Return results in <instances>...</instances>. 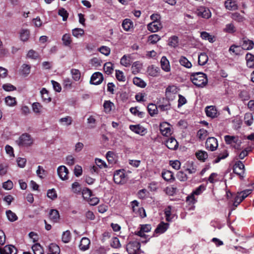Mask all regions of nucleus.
I'll return each instance as SVG.
<instances>
[{"label": "nucleus", "instance_id": "f257e3e1", "mask_svg": "<svg viewBox=\"0 0 254 254\" xmlns=\"http://www.w3.org/2000/svg\"><path fill=\"white\" fill-rule=\"evenodd\" d=\"M190 79L193 84L199 87H203L208 81L206 74L202 72L193 73L191 75Z\"/></svg>", "mask_w": 254, "mask_h": 254}, {"label": "nucleus", "instance_id": "f03ea898", "mask_svg": "<svg viewBox=\"0 0 254 254\" xmlns=\"http://www.w3.org/2000/svg\"><path fill=\"white\" fill-rule=\"evenodd\" d=\"M113 178L114 182L118 185H123L127 180V177L124 170L116 171L114 173Z\"/></svg>", "mask_w": 254, "mask_h": 254}, {"label": "nucleus", "instance_id": "7ed1b4c3", "mask_svg": "<svg viewBox=\"0 0 254 254\" xmlns=\"http://www.w3.org/2000/svg\"><path fill=\"white\" fill-rule=\"evenodd\" d=\"M224 140L227 144L230 145L236 149H240L241 141L238 136L226 135L224 136Z\"/></svg>", "mask_w": 254, "mask_h": 254}, {"label": "nucleus", "instance_id": "20e7f679", "mask_svg": "<svg viewBox=\"0 0 254 254\" xmlns=\"http://www.w3.org/2000/svg\"><path fill=\"white\" fill-rule=\"evenodd\" d=\"M16 143L20 146H29L33 144V139L30 134L25 133L20 136Z\"/></svg>", "mask_w": 254, "mask_h": 254}, {"label": "nucleus", "instance_id": "39448f33", "mask_svg": "<svg viewBox=\"0 0 254 254\" xmlns=\"http://www.w3.org/2000/svg\"><path fill=\"white\" fill-rule=\"evenodd\" d=\"M140 248V243L133 241L129 242L127 245L126 249L129 254H136Z\"/></svg>", "mask_w": 254, "mask_h": 254}, {"label": "nucleus", "instance_id": "423d86ee", "mask_svg": "<svg viewBox=\"0 0 254 254\" xmlns=\"http://www.w3.org/2000/svg\"><path fill=\"white\" fill-rule=\"evenodd\" d=\"M233 172L239 175L241 179L244 178L245 166L241 161H239L236 162L233 167Z\"/></svg>", "mask_w": 254, "mask_h": 254}, {"label": "nucleus", "instance_id": "0eeeda50", "mask_svg": "<svg viewBox=\"0 0 254 254\" xmlns=\"http://www.w3.org/2000/svg\"><path fill=\"white\" fill-rule=\"evenodd\" d=\"M205 147L206 149L213 151L218 147V141L216 138L210 137L207 139L205 142Z\"/></svg>", "mask_w": 254, "mask_h": 254}, {"label": "nucleus", "instance_id": "6e6552de", "mask_svg": "<svg viewBox=\"0 0 254 254\" xmlns=\"http://www.w3.org/2000/svg\"><path fill=\"white\" fill-rule=\"evenodd\" d=\"M57 173L62 180L66 181L68 179L69 171L65 166H59L57 169Z\"/></svg>", "mask_w": 254, "mask_h": 254}, {"label": "nucleus", "instance_id": "1a4fd4ad", "mask_svg": "<svg viewBox=\"0 0 254 254\" xmlns=\"http://www.w3.org/2000/svg\"><path fill=\"white\" fill-rule=\"evenodd\" d=\"M160 130L162 134L165 136H169L172 133L171 125L167 122L160 124Z\"/></svg>", "mask_w": 254, "mask_h": 254}, {"label": "nucleus", "instance_id": "9d476101", "mask_svg": "<svg viewBox=\"0 0 254 254\" xmlns=\"http://www.w3.org/2000/svg\"><path fill=\"white\" fill-rule=\"evenodd\" d=\"M196 14L198 16L206 19H208L211 16L210 10L208 8L203 6L199 7L197 9Z\"/></svg>", "mask_w": 254, "mask_h": 254}, {"label": "nucleus", "instance_id": "9b49d317", "mask_svg": "<svg viewBox=\"0 0 254 254\" xmlns=\"http://www.w3.org/2000/svg\"><path fill=\"white\" fill-rule=\"evenodd\" d=\"M205 112L207 117L215 118L218 117L219 113L215 106H208L205 107Z\"/></svg>", "mask_w": 254, "mask_h": 254}, {"label": "nucleus", "instance_id": "f8f14e48", "mask_svg": "<svg viewBox=\"0 0 254 254\" xmlns=\"http://www.w3.org/2000/svg\"><path fill=\"white\" fill-rule=\"evenodd\" d=\"M103 80L102 74L100 72H95L92 74L90 79V83L94 85L100 84Z\"/></svg>", "mask_w": 254, "mask_h": 254}, {"label": "nucleus", "instance_id": "ddd939ff", "mask_svg": "<svg viewBox=\"0 0 254 254\" xmlns=\"http://www.w3.org/2000/svg\"><path fill=\"white\" fill-rule=\"evenodd\" d=\"M17 249L13 245H8L3 248L0 247V254H16Z\"/></svg>", "mask_w": 254, "mask_h": 254}, {"label": "nucleus", "instance_id": "4468645a", "mask_svg": "<svg viewBox=\"0 0 254 254\" xmlns=\"http://www.w3.org/2000/svg\"><path fill=\"white\" fill-rule=\"evenodd\" d=\"M151 230V226L149 224H144V225H140V230L135 232V234L141 237H144L145 235L144 234V233H148Z\"/></svg>", "mask_w": 254, "mask_h": 254}, {"label": "nucleus", "instance_id": "2eb2a0df", "mask_svg": "<svg viewBox=\"0 0 254 254\" xmlns=\"http://www.w3.org/2000/svg\"><path fill=\"white\" fill-rule=\"evenodd\" d=\"M178 89L176 86H170L166 89V95L169 99L173 100L175 94L178 93Z\"/></svg>", "mask_w": 254, "mask_h": 254}, {"label": "nucleus", "instance_id": "dca6fc26", "mask_svg": "<svg viewBox=\"0 0 254 254\" xmlns=\"http://www.w3.org/2000/svg\"><path fill=\"white\" fill-rule=\"evenodd\" d=\"M241 46L244 50H250L254 48V43L252 40L247 38H243L241 43Z\"/></svg>", "mask_w": 254, "mask_h": 254}, {"label": "nucleus", "instance_id": "f3484780", "mask_svg": "<svg viewBox=\"0 0 254 254\" xmlns=\"http://www.w3.org/2000/svg\"><path fill=\"white\" fill-rule=\"evenodd\" d=\"M166 146L170 149L176 150L178 148V143L177 140L173 137L168 139L165 142Z\"/></svg>", "mask_w": 254, "mask_h": 254}, {"label": "nucleus", "instance_id": "a211bd4d", "mask_svg": "<svg viewBox=\"0 0 254 254\" xmlns=\"http://www.w3.org/2000/svg\"><path fill=\"white\" fill-rule=\"evenodd\" d=\"M130 129L135 132L136 134L143 135L146 132V129L142 126L137 125H130L129 126Z\"/></svg>", "mask_w": 254, "mask_h": 254}, {"label": "nucleus", "instance_id": "6ab92c4d", "mask_svg": "<svg viewBox=\"0 0 254 254\" xmlns=\"http://www.w3.org/2000/svg\"><path fill=\"white\" fill-rule=\"evenodd\" d=\"M161 67L162 70L165 72H169L171 70V66L170 62L165 56L161 58L160 61Z\"/></svg>", "mask_w": 254, "mask_h": 254}, {"label": "nucleus", "instance_id": "aec40b11", "mask_svg": "<svg viewBox=\"0 0 254 254\" xmlns=\"http://www.w3.org/2000/svg\"><path fill=\"white\" fill-rule=\"evenodd\" d=\"M162 28L160 21H152L147 25V29L152 32H156Z\"/></svg>", "mask_w": 254, "mask_h": 254}, {"label": "nucleus", "instance_id": "412c9836", "mask_svg": "<svg viewBox=\"0 0 254 254\" xmlns=\"http://www.w3.org/2000/svg\"><path fill=\"white\" fill-rule=\"evenodd\" d=\"M49 218L53 222H58L60 219L59 211L56 209H51L49 212Z\"/></svg>", "mask_w": 254, "mask_h": 254}, {"label": "nucleus", "instance_id": "4be33fe9", "mask_svg": "<svg viewBox=\"0 0 254 254\" xmlns=\"http://www.w3.org/2000/svg\"><path fill=\"white\" fill-rule=\"evenodd\" d=\"M90 244V240L86 237H83L80 241L79 246V249L83 251H86L89 249Z\"/></svg>", "mask_w": 254, "mask_h": 254}, {"label": "nucleus", "instance_id": "5701e85b", "mask_svg": "<svg viewBox=\"0 0 254 254\" xmlns=\"http://www.w3.org/2000/svg\"><path fill=\"white\" fill-rule=\"evenodd\" d=\"M123 28L126 31H129L133 28V23L129 19H124L122 23Z\"/></svg>", "mask_w": 254, "mask_h": 254}, {"label": "nucleus", "instance_id": "b1692460", "mask_svg": "<svg viewBox=\"0 0 254 254\" xmlns=\"http://www.w3.org/2000/svg\"><path fill=\"white\" fill-rule=\"evenodd\" d=\"M40 94L42 99L44 102L48 103L51 101V98L49 94V92L45 88H43L41 89Z\"/></svg>", "mask_w": 254, "mask_h": 254}, {"label": "nucleus", "instance_id": "393cba45", "mask_svg": "<svg viewBox=\"0 0 254 254\" xmlns=\"http://www.w3.org/2000/svg\"><path fill=\"white\" fill-rule=\"evenodd\" d=\"M33 112L36 115H40L43 113V106L38 102H34L32 104Z\"/></svg>", "mask_w": 254, "mask_h": 254}, {"label": "nucleus", "instance_id": "a878e982", "mask_svg": "<svg viewBox=\"0 0 254 254\" xmlns=\"http://www.w3.org/2000/svg\"><path fill=\"white\" fill-rule=\"evenodd\" d=\"M162 178L166 181H174L175 177L172 172L169 170H165L162 172Z\"/></svg>", "mask_w": 254, "mask_h": 254}, {"label": "nucleus", "instance_id": "bb28decb", "mask_svg": "<svg viewBox=\"0 0 254 254\" xmlns=\"http://www.w3.org/2000/svg\"><path fill=\"white\" fill-rule=\"evenodd\" d=\"M169 224L161 222L160 223L155 230V233L157 234H162L164 233L168 228Z\"/></svg>", "mask_w": 254, "mask_h": 254}, {"label": "nucleus", "instance_id": "cd10ccee", "mask_svg": "<svg viewBox=\"0 0 254 254\" xmlns=\"http://www.w3.org/2000/svg\"><path fill=\"white\" fill-rule=\"evenodd\" d=\"M201 38L205 40H208L210 43H213L216 41V37L209 33L203 31L200 33Z\"/></svg>", "mask_w": 254, "mask_h": 254}, {"label": "nucleus", "instance_id": "c85d7f7f", "mask_svg": "<svg viewBox=\"0 0 254 254\" xmlns=\"http://www.w3.org/2000/svg\"><path fill=\"white\" fill-rule=\"evenodd\" d=\"M225 7L229 10H235L238 9L236 2L233 0H227L225 2Z\"/></svg>", "mask_w": 254, "mask_h": 254}, {"label": "nucleus", "instance_id": "c756f323", "mask_svg": "<svg viewBox=\"0 0 254 254\" xmlns=\"http://www.w3.org/2000/svg\"><path fill=\"white\" fill-rule=\"evenodd\" d=\"M160 69L159 67L154 65L150 66L148 67L147 72L148 74L152 77H156L159 75Z\"/></svg>", "mask_w": 254, "mask_h": 254}, {"label": "nucleus", "instance_id": "7c9ffc66", "mask_svg": "<svg viewBox=\"0 0 254 254\" xmlns=\"http://www.w3.org/2000/svg\"><path fill=\"white\" fill-rule=\"evenodd\" d=\"M196 158L202 162H205L208 158L207 153L203 150H198L195 153Z\"/></svg>", "mask_w": 254, "mask_h": 254}, {"label": "nucleus", "instance_id": "2f4dec72", "mask_svg": "<svg viewBox=\"0 0 254 254\" xmlns=\"http://www.w3.org/2000/svg\"><path fill=\"white\" fill-rule=\"evenodd\" d=\"M208 60V57L206 53H202L199 56L198 58V63L200 65H205Z\"/></svg>", "mask_w": 254, "mask_h": 254}, {"label": "nucleus", "instance_id": "473e14b6", "mask_svg": "<svg viewBox=\"0 0 254 254\" xmlns=\"http://www.w3.org/2000/svg\"><path fill=\"white\" fill-rule=\"evenodd\" d=\"M64 45L65 46H69L72 43V38L71 35L68 33L64 34L62 38Z\"/></svg>", "mask_w": 254, "mask_h": 254}, {"label": "nucleus", "instance_id": "72a5a7b5", "mask_svg": "<svg viewBox=\"0 0 254 254\" xmlns=\"http://www.w3.org/2000/svg\"><path fill=\"white\" fill-rule=\"evenodd\" d=\"M244 122L248 126H251L254 123V116L251 113H247L245 115Z\"/></svg>", "mask_w": 254, "mask_h": 254}, {"label": "nucleus", "instance_id": "f704fd0d", "mask_svg": "<svg viewBox=\"0 0 254 254\" xmlns=\"http://www.w3.org/2000/svg\"><path fill=\"white\" fill-rule=\"evenodd\" d=\"M246 60L248 67L251 68L254 67V56L253 55L248 53L246 55Z\"/></svg>", "mask_w": 254, "mask_h": 254}, {"label": "nucleus", "instance_id": "c9c22d12", "mask_svg": "<svg viewBox=\"0 0 254 254\" xmlns=\"http://www.w3.org/2000/svg\"><path fill=\"white\" fill-rule=\"evenodd\" d=\"M5 103L8 106L13 107L17 104V101L15 97L7 96L5 98Z\"/></svg>", "mask_w": 254, "mask_h": 254}, {"label": "nucleus", "instance_id": "e433bc0d", "mask_svg": "<svg viewBox=\"0 0 254 254\" xmlns=\"http://www.w3.org/2000/svg\"><path fill=\"white\" fill-rule=\"evenodd\" d=\"M30 36V31L28 29H22L20 32V38L22 41H27Z\"/></svg>", "mask_w": 254, "mask_h": 254}, {"label": "nucleus", "instance_id": "4c0bfd02", "mask_svg": "<svg viewBox=\"0 0 254 254\" xmlns=\"http://www.w3.org/2000/svg\"><path fill=\"white\" fill-rule=\"evenodd\" d=\"M223 31L226 33L233 34L236 31V28L233 23H228L226 25Z\"/></svg>", "mask_w": 254, "mask_h": 254}, {"label": "nucleus", "instance_id": "58836bf2", "mask_svg": "<svg viewBox=\"0 0 254 254\" xmlns=\"http://www.w3.org/2000/svg\"><path fill=\"white\" fill-rule=\"evenodd\" d=\"M49 253L52 254H60V247L56 244H51L49 246Z\"/></svg>", "mask_w": 254, "mask_h": 254}, {"label": "nucleus", "instance_id": "ea45409f", "mask_svg": "<svg viewBox=\"0 0 254 254\" xmlns=\"http://www.w3.org/2000/svg\"><path fill=\"white\" fill-rule=\"evenodd\" d=\"M34 254H44V251L43 247L38 243L34 244L32 247Z\"/></svg>", "mask_w": 254, "mask_h": 254}, {"label": "nucleus", "instance_id": "a19ab883", "mask_svg": "<svg viewBox=\"0 0 254 254\" xmlns=\"http://www.w3.org/2000/svg\"><path fill=\"white\" fill-rule=\"evenodd\" d=\"M59 122L64 126H68L71 125L72 123V119L70 116H66L61 118L59 120Z\"/></svg>", "mask_w": 254, "mask_h": 254}, {"label": "nucleus", "instance_id": "79ce46f5", "mask_svg": "<svg viewBox=\"0 0 254 254\" xmlns=\"http://www.w3.org/2000/svg\"><path fill=\"white\" fill-rule=\"evenodd\" d=\"M148 111L151 116H153L158 113V107L154 104H149L148 106Z\"/></svg>", "mask_w": 254, "mask_h": 254}, {"label": "nucleus", "instance_id": "37998d69", "mask_svg": "<svg viewBox=\"0 0 254 254\" xmlns=\"http://www.w3.org/2000/svg\"><path fill=\"white\" fill-rule=\"evenodd\" d=\"M106 158L108 162L110 164H114L116 163V155L112 151H108L106 153Z\"/></svg>", "mask_w": 254, "mask_h": 254}, {"label": "nucleus", "instance_id": "c03bdc74", "mask_svg": "<svg viewBox=\"0 0 254 254\" xmlns=\"http://www.w3.org/2000/svg\"><path fill=\"white\" fill-rule=\"evenodd\" d=\"M133 82L134 84L141 88H144L146 85L143 80L137 77L133 78Z\"/></svg>", "mask_w": 254, "mask_h": 254}, {"label": "nucleus", "instance_id": "a18cd8bd", "mask_svg": "<svg viewBox=\"0 0 254 254\" xmlns=\"http://www.w3.org/2000/svg\"><path fill=\"white\" fill-rule=\"evenodd\" d=\"M179 62L182 65L187 68H190L192 66L191 63L184 56H182L180 58Z\"/></svg>", "mask_w": 254, "mask_h": 254}, {"label": "nucleus", "instance_id": "49530a36", "mask_svg": "<svg viewBox=\"0 0 254 254\" xmlns=\"http://www.w3.org/2000/svg\"><path fill=\"white\" fill-rule=\"evenodd\" d=\"M141 68L142 64L139 62H135L132 65V72L133 74H136L140 71Z\"/></svg>", "mask_w": 254, "mask_h": 254}, {"label": "nucleus", "instance_id": "de8ad7c7", "mask_svg": "<svg viewBox=\"0 0 254 254\" xmlns=\"http://www.w3.org/2000/svg\"><path fill=\"white\" fill-rule=\"evenodd\" d=\"M84 34V31L83 29L81 28H74L72 30V35L78 38L81 36H82Z\"/></svg>", "mask_w": 254, "mask_h": 254}, {"label": "nucleus", "instance_id": "09e8293b", "mask_svg": "<svg viewBox=\"0 0 254 254\" xmlns=\"http://www.w3.org/2000/svg\"><path fill=\"white\" fill-rule=\"evenodd\" d=\"M121 64L126 67L130 65V56L124 55L121 59Z\"/></svg>", "mask_w": 254, "mask_h": 254}, {"label": "nucleus", "instance_id": "8fccbe9b", "mask_svg": "<svg viewBox=\"0 0 254 254\" xmlns=\"http://www.w3.org/2000/svg\"><path fill=\"white\" fill-rule=\"evenodd\" d=\"M6 214L8 220L11 222L15 221L18 219L16 214L10 210L6 211Z\"/></svg>", "mask_w": 254, "mask_h": 254}, {"label": "nucleus", "instance_id": "3c124183", "mask_svg": "<svg viewBox=\"0 0 254 254\" xmlns=\"http://www.w3.org/2000/svg\"><path fill=\"white\" fill-rule=\"evenodd\" d=\"M168 45L172 47H176L178 45V38L176 36H173L168 40Z\"/></svg>", "mask_w": 254, "mask_h": 254}, {"label": "nucleus", "instance_id": "603ef678", "mask_svg": "<svg viewBox=\"0 0 254 254\" xmlns=\"http://www.w3.org/2000/svg\"><path fill=\"white\" fill-rule=\"evenodd\" d=\"M103 68L106 73L110 74L112 73L113 71V65L110 62L106 63L105 64Z\"/></svg>", "mask_w": 254, "mask_h": 254}, {"label": "nucleus", "instance_id": "864d4df0", "mask_svg": "<svg viewBox=\"0 0 254 254\" xmlns=\"http://www.w3.org/2000/svg\"><path fill=\"white\" fill-rule=\"evenodd\" d=\"M110 245L112 248L115 249H119L121 247L119 239L117 237H113L111 239Z\"/></svg>", "mask_w": 254, "mask_h": 254}, {"label": "nucleus", "instance_id": "5fc2aeb1", "mask_svg": "<svg viewBox=\"0 0 254 254\" xmlns=\"http://www.w3.org/2000/svg\"><path fill=\"white\" fill-rule=\"evenodd\" d=\"M208 135V131L203 128L200 129L197 133V136L200 140H204Z\"/></svg>", "mask_w": 254, "mask_h": 254}, {"label": "nucleus", "instance_id": "6e6d98bb", "mask_svg": "<svg viewBox=\"0 0 254 254\" xmlns=\"http://www.w3.org/2000/svg\"><path fill=\"white\" fill-rule=\"evenodd\" d=\"M160 37L157 34H152L148 37V41L150 44H154L160 40Z\"/></svg>", "mask_w": 254, "mask_h": 254}, {"label": "nucleus", "instance_id": "4d7b16f0", "mask_svg": "<svg viewBox=\"0 0 254 254\" xmlns=\"http://www.w3.org/2000/svg\"><path fill=\"white\" fill-rule=\"evenodd\" d=\"M70 73L72 75V78L75 81H78L80 78V72L77 69H71Z\"/></svg>", "mask_w": 254, "mask_h": 254}, {"label": "nucleus", "instance_id": "13d9d810", "mask_svg": "<svg viewBox=\"0 0 254 254\" xmlns=\"http://www.w3.org/2000/svg\"><path fill=\"white\" fill-rule=\"evenodd\" d=\"M62 241L64 243H68L71 239V234L69 231L67 230L63 233Z\"/></svg>", "mask_w": 254, "mask_h": 254}, {"label": "nucleus", "instance_id": "bf43d9fd", "mask_svg": "<svg viewBox=\"0 0 254 254\" xmlns=\"http://www.w3.org/2000/svg\"><path fill=\"white\" fill-rule=\"evenodd\" d=\"M82 194L83 198L86 201L90 197H92V192L91 190L87 188H84L82 190Z\"/></svg>", "mask_w": 254, "mask_h": 254}, {"label": "nucleus", "instance_id": "052dcab7", "mask_svg": "<svg viewBox=\"0 0 254 254\" xmlns=\"http://www.w3.org/2000/svg\"><path fill=\"white\" fill-rule=\"evenodd\" d=\"M114 106V104L109 101H106L104 103V108L106 113H110Z\"/></svg>", "mask_w": 254, "mask_h": 254}, {"label": "nucleus", "instance_id": "680f3d73", "mask_svg": "<svg viewBox=\"0 0 254 254\" xmlns=\"http://www.w3.org/2000/svg\"><path fill=\"white\" fill-rule=\"evenodd\" d=\"M95 162L96 165L100 169H104L108 167L106 162L101 159L96 158Z\"/></svg>", "mask_w": 254, "mask_h": 254}, {"label": "nucleus", "instance_id": "e2e57ef3", "mask_svg": "<svg viewBox=\"0 0 254 254\" xmlns=\"http://www.w3.org/2000/svg\"><path fill=\"white\" fill-rule=\"evenodd\" d=\"M231 18L237 22H242L244 20V17L238 12L232 13Z\"/></svg>", "mask_w": 254, "mask_h": 254}, {"label": "nucleus", "instance_id": "0e129e2a", "mask_svg": "<svg viewBox=\"0 0 254 254\" xmlns=\"http://www.w3.org/2000/svg\"><path fill=\"white\" fill-rule=\"evenodd\" d=\"M31 67L29 65L26 64H23L21 66V73L26 76L28 75L30 72Z\"/></svg>", "mask_w": 254, "mask_h": 254}, {"label": "nucleus", "instance_id": "69168bd1", "mask_svg": "<svg viewBox=\"0 0 254 254\" xmlns=\"http://www.w3.org/2000/svg\"><path fill=\"white\" fill-rule=\"evenodd\" d=\"M47 195L49 198L52 200L55 199L57 198V194L54 189L49 190L47 191Z\"/></svg>", "mask_w": 254, "mask_h": 254}, {"label": "nucleus", "instance_id": "338daca9", "mask_svg": "<svg viewBox=\"0 0 254 254\" xmlns=\"http://www.w3.org/2000/svg\"><path fill=\"white\" fill-rule=\"evenodd\" d=\"M116 77L119 81L124 82L126 80V77L123 72L119 70H116Z\"/></svg>", "mask_w": 254, "mask_h": 254}, {"label": "nucleus", "instance_id": "774afa93", "mask_svg": "<svg viewBox=\"0 0 254 254\" xmlns=\"http://www.w3.org/2000/svg\"><path fill=\"white\" fill-rule=\"evenodd\" d=\"M2 87L4 90L7 92L14 91L16 89V88L10 83L4 84Z\"/></svg>", "mask_w": 254, "mask_h": 254}]
</instances>
